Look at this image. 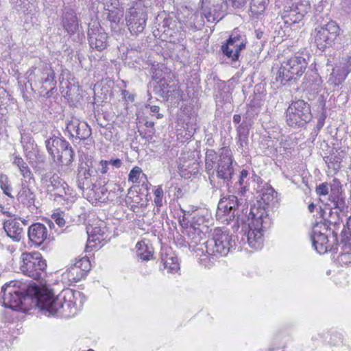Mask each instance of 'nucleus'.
<instances>
[{
    "mask_svg": "<svg viewBox=\"0 0 351 351\" xmlns=\"http://www.w3.org/2000/svg\"><path fill=\"white\" fill-rule=\"evenodd\" d=\"M98 3L103 5V9L106 11L117 8L119 6V0H97Z\"/></svg>",
    "mask_w": 351,
    "mask_h": 351,
    "instance_id": "47",
    "label": "nucleus"
},
{
    "mask_svg": "<svg viewBox=\"0 0 351 351\" xmlns=\"http://www.w3.org/2000/svg\"><path fill=\"white\" fill-rule=\"evenodd\" d=\"M108 162L110 165H111L112 166L117 169L120 168L123 165L122 160L119 158H112L110 160H108Z\"/></svg>",
    "mask_w": 351,
    "mask_h": 351,
    "instance_id": "56",
    "label": "nucleus"
},
{
    "mask_svg": "<svg viewBox=\"0 0 351 351\" xmlns=\"http://www.w3.org/2000/svg\"><path fill=\"white\" fill-rule=\"evenodd\" d=\"M346 213H341L337 212L336 210H330L327 218L324 219L325 224L328 227L329 226H332V238H334V241H337V230H339L341 227L343 228H346L343 223V218L346 217Z\"/></svg>",
    "mask_w": 351,
    "mask_h": 351,
    "instance_id": "22",
    "label": "nucleus"
},
{
    "mask_svg": "<svg viewBox=\"0 0 351 351\" xmlns=\"http://www.w3.org/2000/svg\"><path fill=\"white\" fill-rule=\"evenodd\" d=\"M337 261L342 266L351 265V252H346L341 253L337 258Z\"/></svg>",
    "mask_w": 351,
    "mask_h": 351,
    "instance_id": "48",
    "label": "nucleus"
},
{
    "mask_svg": "<svg viewBox=\"0 0 351 351\" xmlns=\"http://www.w3.org/2000/svg\"><path fill=\"white\" fill-rule=\"evenodd\" d=\"M40 182L48 194H53L60 197L66 195L67 184L58 173L53 171H48L46 174L43 175L40 178Z\"/></svg>",
    "mask_w": 351,
    "mask_h": 351,
    "instance_id": "13",
    "label": "nucleus"
},
{
    "mask_svg": "<svg viewBox=\"0 0 351 351\" xmlns=\"http://www.w3.org/2000/svg\"><path fill=\"white\" fill-rule=\"evenodd\" d=\"M160 260L163 269H166L168 273H174L180 269L178 257L170 247L161 250Z\"/></svg>",
    "mask_w": 351,
    "mask_h": 351,
    "instance_id": "20",
    "label": "nucleus"
},
{
    "mask_svg": "<svg viewBox=\"0 0 351 351\" xmlns=\"http://www.w3.org/2000/svg\"><path fill=\"white\" fill-rule=\"evenodd\" d=\"M154 203L155 205L157 207L158 211H159V209L160 207H162L163 203H162V199H163V189L161 186L157 187L156 189L154 191Z\"/></svg>",
    "mask_w": 351,
    "mask_h": 351,
    "instance_id": "46",
    "label": "nucleus"
},
{
    "mask_svg": "<svg viewBox=\"0 0 351 351\" xmlns=\"http://www.w3.org/2000/svg\"><path fill=\"white\" fill-rule=\"evenodd\" d=\"M232 150L228 147H221L219 153L208 149L205 157V169L209 176L210 183L215 186L214 177L221 180L227 186L232 184L234 174Z\"/></svg>",
    "mask_w": 351,
    "mask_h": 351,
    "instance_id": "2",
    "label": "nucleus"
},
{
    "mask_svg": "<svg viewBox=\"0 0 351 351\" xmlns=\"http://www.w3.org/2000/svg\"><path fill=\"white\" fill-rule=\"evenodd\" d=\"M221 51L224 56L228 59L231 60L232 62L238 61L239 59L234 58V53L236 51V46L232 43H230L229 40H226V43L221 46Z\"/></svg>",
    "mask_w": 351,
    "mask_h": 351,
    "instance_id": "39",
    "label": "nucleus"
},
{
    "mask_svg": "<svg viewBox=\"0 0 351 351\" xmlns=\"http://www.w3.org/2000/svg\"><path fill=\"white\" fill-rule=\"evenodd\" d=\"M202 3L204 4H208L213 6L214 8H218L219 5H221V4L224 2V0H202ZM217 8H215L214 10L215 11Z\"/></svg>",
    "mask_w": 351,
    "mask_h": 351,
    "instance_id": "55",
    "label": "nucleus"
},
{
    "mask_svg": "<svg viewBox=\"0 0 351 351\" xmlns=\"http://www.w3.org/2000/svg\"><path fill=\"white\" fill-rule=\"evenodd\" d=\"M248 191L247 185H234L233 186V192L237 193L238 195H240L241 197L243 199L242 197H244Z\"/></svg>",
    "mask_w": 351,
    "mask_h": 351,
    "instance_id": "51",
    "label": "nucleus"
},
{
    "mask_svg": "<svg viewBox=\"0 0 351 351\" xmlns=\"http://www.w3.org/2000/svg\"><path fill=\"white\" fill-rule=\"evenodd\" d=\"M27 157L29 160V163L32 165V167L34 169L36 173H38L40 178L48 171H46V169H45L44 164L45 160L44 158L40 156H36V160L33 161L32 157L29 156V154H27Z\"/></svg>",
    "mask_w": 351,
    "mask_h": 351,
    "instance_id": "35",
    "label": "nucleus"
},
{
    "mask_svg": "<svg viewBox=\"0 0 351 351\" xmlns=\"http://www.w3.org/2000/svg\"><path fill=\"white\" fill-rule=\"evenodd\" d=\"M0 188L3 191L5 195L12 199L14 198V196L12 195V188L10 183L9 178L5 174L0 175Z\"/></svg>",
    "mask_w": 351,
    "mask_h": 351,
    "instance_id": "40",
    "label": "nucleus"
},
{
    "mask_svg": "<svg viewBox=\"0 0 351 351\" xmlns=\"http://www.w3.org/2000/svg\"><path fill=\"white\" fill-rule=\"evenodd\" d=\"M3 229L13 241H20L24 236V230L17 219H10L3 222Z\"/></svg>",
    "mask_w": 351,
    "mask_h": 351,
    "instance_id": "21",
    "label": "nucleus"
},
{
    "mask_svg": "<svg viewBox=\"0 0 351 351\" xmlns=\"http://www.w3.org/2000/svg\"><path fill=\"white\" fill-rule=\"evenodd\" d=\"M312 77V81L315 82V84L317 86L319 85L320 83H322V80L319 77V75L317 73H313V74L311 75Z\"/></svg>",
    "mask_w": 351,
    "mask_h": 351,
    "instance_id": "60",
    "label": "nucleus"
},
{
    "mask_svg": "<svg viewBox=\"0 0 351 351\" xmlns=\"http://www.w3.org/2000/svg\"><path fill=\"white\" fill-rule=\"evenodd\" d=\"M233 5L236 7H242L246 3V0H232Z\"/></svg>",
    "mask_w": 351,
    "mask_h": 351,
    "instance_id": "61",
    "label": "nucleus"
},
{
    "mask_svg": "<svg viewBox=\"0 0 351 351\" xmlns=\"http://www.w3.org/2000/svg\"><path fill=\"white\" fill-rule=\"evenodd\" d=\"M326 119V111L324 110V109H322V112L319 114V116L317 117V122L316 126L313 129L314 133H315L316 134H318L319 131L324 125Z\"/></svg>",
    "mask_w": 351,
    "mask_h": 351,
    "instance_id": "49",
    "label": "nucleus"
},
{
    "mask_svg": "<svg viewBox=\"0 0 351 351\" xmlns=\"http://www.w3.org/2000/svg\"><path fill=\"white\" fill-rule=\"evenodd\" d=\"M122 95L123 98L128 101L133 102L134 101V95L133 94L130 93L126 90H122Z\"/></svg>",
    "mask_w": 351,
    "mask_h": 351,
    "instance_id": "57",
    "label": "nucleus"
},
{
    "mask_svg": "<svg viewBox=\"0 0 351 351\" xmlns=\"http://www.w3.org/2000/svg\"><path fill=\"white\" fill-rule=\"evenodd\" d=\"M90 269V263L86 258H82L69 266L65 274L70 282L75 283L84 278Z\"/></svg>",
    "mask_w": 351,
    "mask_h": 351,
    "instance_id": "16",
    "label": "nucleus"
},
{
    "mask_svg": "<svg viewBox=\"0 0 351 351\" xmlns=\"http://www.w3.org/2000/svg\"><path fill=\"white\" fill-rule=\"evenodd\" d=\"M74 155V151L70 145L62 154L56 157L55 162H58L62 165L69 166L73 162Z\"/></svg>",
    "mask_w": 351,
    "mask_h": 351,
    "instance_id": "34",
    "label": "nucleus"
},
{
    "mask_svg": "<svg viewBox=\"0 0 351 351\" xmlns=\"http://www.w3.org/2000/svg\"><path fill=\"white\" fill-rule=\"evenodd\" d=\"M17 200L27 207L32 212L37 208L35 205V194L27 184H22L21 189L16 195Z\"/></svg>",
    "mask_w": 351,
    "mask_h": 351,
    "instance_id": "24",
    "label": "nucleus"
},
{
    "mask_svg": "<svg viewBox=\"0 0 351 351\" xmlns=\"http://www.w3.org/2000/svg\"><path fill=\"white\" fill-rule=\"evenodd\" d=\"M141 176H145V175L143 173L141 168L138 166H135L129 173L128 181L134 184L139 183L140 177Z\"/></svg>",
    "mask_w": 351,
    "mask_h": 351,
    "instance_id": "41",
    "label": "nucleus"
},
{
    "mask_svg": "<svg viewBox=\"0 0 351 351\" xmlns=\"http://www.w3.org/2000/svg\"><path fill=\"white\" fill-rule=\"evenodd\" d=\"M62 145H65V139L56 136H53L45 141L46 148L53 161H56V157L58 156V148Z\"/></svg>",
    "mask_w": 351,
    "mask_h": 351,
    "instance_id": "26",
    "label": "nucleus"
},
{
    "mask_svg": "<svg viewBox=\"0 0 351 351\" xmlns=\"http://www.w3.org/2000/svg\"><path fill=\"white\" fill-rule=\"evenodd\" d=\"M13 8L19 11L29 13L32 12L34 7L33 2L34 0H9Z\"/></svg>",
    "mask_w": 351,
    "mask_h": 351,
    "instance_id": "36",
    "label": "nucleus"
},
{
    "mask_svg": "<svg viewBox=\"0 0 351 351\" xmlns=\"http://www.w3.org/2000/svg\"><path fill=\"white\" fill-rule=\"evenodd\" d=\"M311 119V106L302 99L293 101L286 110V122L292 128L303 127Z\"/></svg>",
    "mask_w": 351,
    "mask_h": 351,
    "instance_id": "8",
    "label": "nucleus"
},
{
    "mask_svg": "<svg viewBox=\"0 0 351 351\" xmlns=\"http://www.w3.org/2000/svg\"><path fill=\"white\" fill-rule=\"evenodd\" d=\"M249 176L248 171L245 169H243L239 175V178L237 182H235L234 185H247V182L245 180Z\"/></svg>",
    "mask_w": 351,
    "mask_h": 351,
    "instance_id": "52",
    "label": "nucleus"
},
{
    "mask_svg": "<svg viewBox=\"0 0 351 351\" xmlns=\"http://www.w3.org/2000/svg\"><path fill=\"white\" fill-rule=\"evenodd\" d=\"M343 159V155L337 151L332 152L329 156L326 157L325 161L329 169L339 170L341 168V162Z\"/></svg>",
    "mask_w": 351,
    "mask_h": 351,
    "instance_id": "33",
    "label": "nucleus"
},
{
    "mask_svg": "<svg viewBox=\"0 0 351 351\" xmlns=\"http://www.w3.org/2000/svg\"><path fill=\"white\" fill-rule=\"evenodd\" d=\"M87 34L92 49L101 51L106 48L108 35L98 23L95 21L88 23Z\"/></svg>",
    "mask_w": 351,
    "mask_h": 351,
    "instance_id": "14",
    "label": "nucleus"
},
{
    "mask_svg": "<svg viewBox=\"0 0 351 351\" xmlns=\"http://www.w3.org/2000/svg\"><path fill=\"white\" fill-rule=\"evenodd\" d=\"M148 106L149 107L151 112H152L153 113H156L157 114V118L158 119H160V118H162L163 117V115L162 114L159 113V110H160L159 106H150V105H148ZM146 107H147V106Z\"/></svg>",
    "mask_w": 351,
    "mask_h": 351,
    "instance_id": "58",
    "label": "nucleus"
},
{
    "mask_svg": "<svg viewBox=\"0 0 351 351\" xmlns=\"http://www.w3.org/2000/svg\"><path fill=\"white\" fill-rule=\"evenodd\" d=\"M209 214L207 210H201L194 213L189 225L193 226L199 227V228L207 232L208 226V223Z\"/></svg>",
    "mask_w": 351,
    "mask_h": 351,
    "instance_id": "27",
    "label": "nucleus"
},
{
    "mask_svg": "<svg viewBox=\"0 0 351 351\" xmlns=\"http://www.w3.org/2000/svg\"><path fill=\"white\" fill-rule=\"evenodd\" d=\"M205 17L206 18L208 22L213 23L215 22L217 17L215 16V14H213L210 12L204 14Z\"/></svg>",
    "mask_w": 351,
    "mask_h": 351,
    "instance_id": "59",
    "label": "nucleus"
},
{
    "mask_svg": "<svg viewBox=\"0 0 351 351\" xmlns=\"http://www.w3.org/2000/svg\"><path fill=\"white\" fill-rule=\"evenodd\" d=\"M329 200L332 204L330 210L346 213L348 212V205L346 204V197L339 189H331Z\"/></svg>",
    "mask_w": 351,
    "mask_h": 351,
    "instance_id": "23",
    "label": "nucleus"
},
{
    "mask_svg": "<svg viewBox=\"0 0 351 351\" xmlns=\"http://www.w3.org/2000/svg\"><path fill=\"white\" fill-rule=\"evenodd\" d=\"M52 219L54 221V222L59 226V227H63L65 224V220L64 218L61 216L60 213H54L51 216Z\"/></svg>",
    "mask_w": 351,
    "mask_h": 351,
    "instance_id": "53",
    "label": "nucleus"
},
{
    "mask_svg": "<svg viewBox=\"0 0 351 351\" xmlns=\"http://www.w3.org/2000/svg\"><path fill=\"white\" fill-rule=\"evenodd\" d=\"M45 222H46V224H45V225L47 227V229L49 228V230L51 231L52 230H53L55 228V224L52 220L47 219V220H46Z\"/></svg>",
    "mask_w": 351,
    "mask_h": 351,
    "instance_id": "64",
    "label": "nucleus"
},
{
    "mask_svg": "<svg viewBox=\"0 0 351 351\" xmlns=\"http://www.w3.org/2000/svg\"><path fill=\"white\" fill-rule=\"evenodd\" d=\"M47 267L46 261L39 252H23L21 256V271L34 280H43Z\"/></svg>",
    "mask_w": 351,
    "mask_h": 351,
    "instance_id": "7",
    "label": "nucleus"
},
{
    "mask_svg": "<svg viewBox=\"0 0 351 351\" xmlns=\"http://www.w3.org/2000/svg\"><path fill=\"white\" fill-rule=\"evenodd\" d=\"M251 127L239 124L237 128L239 146L241 149L247 148L248 145V136Z\"/></svg>",
    "mask_w": 351,
    "mask_h": 351,
    "instance_id": "30",
    "label": "nucleus"
},
{
    "mask_svg": "<svg viewBox=\"0 0 351 351\" xmlns=\"http://www.w3.org/2000/svg\"><path fill=\"white\" fill-rule=\"evenodd\" d=\"M88 164L86 162L84 165H81L78 167L77 181L80 188H84L85 184H88L89 179L94 173V171L88 168Z\"/></svg>",
    "mask_w": 351,
    "mask_h": 351,
    "instance_id": "29",
    "label": "nucleus"
},
{
    "mask_svg": "<svg viewBox=\"0 0 351 351\" xmlns=\"http://www.w3.org/2000/svg\"><path fill=\"white\" fill-rule=\"evenodd\" d=\"M237 237L221 228H215L212 238L206 242V251L208 255L226 256L236 244Z\"/></svg>",
    "mask_w": 351,
    "mask_h": 351,
    "instance_id": "5",
    "label": "nucleus"
},
{
    "mask_svg": "<svg viewBox=\"0 0 351 351\" xmlns=\"http://www.w3.org/2000/svg\"><path fill=\"white\" fill-rule=\"evenodd\" d=\"M269 0H252L250 3V11L253 16L258 17L265 10Z\"/></svg>",
    "mask_w": 351,
    "mask_h": 351,
    "instance_id": "37",
    "label": "nucleus"
},
{
    "mask_svg": "<svg viewBox=\"0 0 351 351\" xmlns=\"http://www.w3.org/2000/svg\"><path fill=\"white\" fill-rule=\"evenodd\" d=\"M255 115L256 112L254 108L250 107L243 116V119L241 124L252 128V125L254 124V119Z\"/></svg>",
    "mask_w": 351,
    "mask_h": 351,
    "instance_id": "44",
    "label": "nucleus"
},
{
    "mask_svg": "<svg viewBox=\"0 0 351 351\" xmlns=\"http://www.w3.org/2000/svg\"><path fill=\"white\" fill-rule=\"evenodd\" d=\"M61 25L64 30L70 35H73L79 27V20L75 10L69 7L62 10Z\"/></svg>",
    "mask_w": 351,
    "mask_h": 351,
    "instance_id": "19",
    "label": "nucleus"
},
{
    "mask_svg": "<svg viewBox=\"0 0 351 351\" xmlns=\"http://www.w3.org/2000/svg\"><path fill=\"white\" fill-rule=\"evenodd\" d=\"M328 226L325 223H317L313 228L311 234L312 244L315 250L320 254H324L328 251H333L336 249L337 242L330 243L326 232Z\"/></svg>",
    "mask_w": 351,
    "mask_h": 351,
    "instance_id": "12",
    "label": "nucleus"
},
{
    "mask_svg": "<svg viewBox=\"0 0 351 351\" xmlns=\"http://www.w3.org/2000/svg\"><path fill=\"white\" fill-rule=\"evenodd\" d=\"M147 8L141 3L130 8L126 12L125 21L132 34L138 35L143 32L147 21Z\"/></svg>",
    "mask_w": 351,
    "mask_h": 351,
    "instance_id": "11",
    "label": "nucleus"
},
{
    "mask_svg": "<svg viewBox=\"0 0 351 351\" xmlns=\"http://www.w3.org/2000/svg\"><path fill=\"white\" fill-rule=\"evenodd\" d=\"M276 194L274 188L271 186L266 184V186L261 191V202L262 205L269 207V205L273 202L275 195Z\"/></svg>",
    "mask_w": 351,
    "mask_h": 351,
    "instance_id": "32",
    "label": "nucleus"
},
{
    "mask_svg": "<svg viewBox=\"0 0 351 351\" xmlns=\"http://www.w3.org/2000/svg\"><path fill=\"white\" fill-rule=\"evenodd\" d=\"M107 11L108 14L106 19L110 22L117 24L123 15V12L119 8V7Z\"/></svg>",
    "mask_w": 351,
    "mask_h": 351,
    "instance_id": "42",
    "label": "nucleus"
},
{
    "mask_svg": "<svg viewBox=\"0 0 351 351\" xmlns=\"http://www.w3.org/2000/svg\"><path fill=\"white\" fill-rule=\"evenodd\" d=\"M228 40L230 43H232L236 46V51L234 53V58L239 59L240 53L246 47L247 40L244 35L241 34L239 31L234 29L229 36Z\"/></svg>",
    "mask_w": 351,
    "mask_h": 351,
    "instance_id": "25",
    "label": "nucleus"
},
{
    "mask_svg": "<svg viewBox=\"0 0 351 351\" xmlns=\"http://www.w3.org/2000/svg\"><path fill=\"white\" fill-rule=\"evenodd\" d=\"M351 72V57L342 58L339 66L333 69L328 79V82L335 86L341 84L348 75Z\"/></svg>",
    "mask_w": 351,
    "mask_h": 351,
    "instance_id": "18",
    "label": "nucleus"
},
{
    "mask_svg": "<svg viewBox=\"0 0 351 351\" xmlns=\"http://www.w3.org/2000/svg\"><path fill=\"white\" fill-rule=\"evenodd\" d=\"M12 163L19 169L21 176L25 179H28V182L31 180H34L33 173H32L29 167L20 156H14L13 157Z\"/></svg>",
    "mask_w": 351,
    "mask_h": 351,
    "instance_id": "28",
    "label": "nucleus"
},
{
    "mask_svg": "<svg viewBox=\"0 0 351 351\" xmlns=\"http://www.w3.org/2000/svg\"><path fill=\"white\" fill-rule=\"evenodd\" d=\"M268 208L262 205L261 201L251 206L247 215L248 208L245 206L244 216L247 223V241L250 247L259 250L263 244V230L269 227L271 220L268 216Z\"/></svg>",
    "mask_w": 351,
    "mask_h": 351,
    "instance_id": "3",
    "label": "nucleus"
},
{
    "mask_svg": "<svg viewBox=\"0 0 351 351\" xmlns=\"http://www.w3.org/2000/svg\"><path fill=\"white\" fill-rule=\"evenodd\" d=\"M185 231L191 242L195 244H197L201 241L206 232L199 227L193 226L191 225H187Z\"/></svg>",
    "mask_w": 351,
    "mask_h": 351,
    "instance_id": "31",
    "label": "nucleus"
},
{
    "mask_svg": "<svg viewBox=\"0 0 351 351\" xmlns=\"http://www.w3.org/2000/svg\"><path fill=\"white\" fill-rule=\"evenodd\" d=\"M99 192H100V193H101V195H102V196H100V197H99V198H100V199H101V198H103L104 199H109V197H108V196H107V197H104V196H105V195H106V193L108 192L107 189H106V188H105V186H103L102 187H100V188L99 189Z\"/></svg>",
    "mask_w": 351,
    "mask_h": 351,
    "instance_id": "62",
    "label": "nucleus"
},
{
    "mask_svg": "<svg viewBox=\"0 0 351 351\" xmlns=\"http://www.w3.org/2000/svg\"><path fill=\"white\" fill-rule=\"evenodd\" d=\"M27 234L30 242L36 246L51 240V232L47 227L41 223H34L28 228Z\"/></svg>",
    "mask_w": 351,
    "mask_h": 351,
    "instance_id": "17",
    "label": "nucleus"
},
{
    "mask_svg": "<svg viewBox=\"0 0 351 351\" xmlns=\"http://www.w3.org/2000/svg\"><path fill=\"white\" fill-rule=\"evenodd\" d=\"M99 164L100 167L99 171L101 172V174H106L109 169L108 166L110 165V164L108 162V160H101L99 162Z\"/></svg>",
    "mask_w": 351,
    "mask_h": 351,
    "instance_id": "54",
    "label": "nucleus"
},
{
    "mask_svg": "<svg viewBox=\"0 0 351 351\" xmlns=\"http://www.w3.org/2000/svg\"><path fill=\"white\" fill-rule=\"evenodd\" d=\"M346 228L341 232V242L346 246L351 245V215L347 219Z\"/></svg>",
    "mask_w": 351,
    "mask_h": 351,
    "instance_id": "38",
    "label": "nucleus"
},
{
    "mask_svg": "<svg viewBox=\"0 0 351 351\" xmlns=\"http://www.w3.org/2000/svg\"><path fill=\"white\" fill-rule=\"evenodd\" d=\"M40 284L38 286L32 282L24 289H19L12 281L4 285L1 287L3 305L12 309L25 310L33 304L49 316L56 315L60 309L64 317H70L76 314L77 306L73 300L77 295H81L80 292L66 289L55 298L51 290L43 285L42 280Z\"/></svg>",
    "mask_w": 351,
    "mask_h": 351,
    "instance_id": "1",
    "label": "nucleus"
},
{
    "mask_svg": "<svg viewBox=\"0 0 351 351\" xmlns=\"http://www.w3.org/2000/svg\"><path fill=\"white\" fill-rule=\"evenodd\" d=\"M115 193H117V196H121L122 193L123 192V189L119 184H115V187L114 189Z\"/></svg>",
    "mask_w": 351,
    "mask_h": 351,
    "instance_id": "63",
    "label": "nucleus"
},
{
    "mask_svg": "<svg viewBox=\"0 0 351 351\" xmlns=\"http://www.w3.org/2000/svg\"><path fill=\"white\" fill-rule=\"evenodd\" d=\"M285 23L287 25H291L293 23H296L301 21L303 15L300 13L295 14V11L291 10L287 16H285Z\"/></svg>",
    "mask_w": 351,
    "mask_h": 351,
    "instance_id": "45",
    "label": "nucleus"
},
{
    "mask_svg": "<svg viewBox=\"0 0 351 351\" xmlns=\"http://www.w3.org/2000/svg\"><path fill=\"white\" fill-rule=\"evenodd\" d=\"M245 199L236 195L223 197L218 203L217 219L222 223L233 222V227L239 228L241 224H245Z\"/></svg>",
    "mask_w": 351,
    "mask_h": 351,
    "instance_id": "4",
    "label": "nucleus"
},
{
    "mask_svg": "<svg viewBox=\"0 0 351 351\" xmlns=\"http://www.w3.org/2000/svg\"><path fill=\"white\" fill-rule=\"evenodd\" d=\"M340 28L335 21H330L324 25L316 27L313 35L319 50L324 51L331 47L339 35Z\"/></svg>",
    "mask_w": 351,
    "mask_h": 351,
    "instance_id": "9",
    "label": "nucleus"
},
{
    "mask_svg": "<svg viewBox=\"0 0 351 351\" xmlns=\"http://www.w3.org/2000/svg\"><path fill=\"white\" fill-rule=\"evenodd\" d=\"M29 81L34 83V86L41 89V93L46 92L45 95L50 97V92L56 86L55 73L51 66L44 64L42 67L35 68L29 75Z\"/></svg>",
    "mask_w": 351,
    "mask_h": 351,
    "instance_id": "10",
    "label": "nucleus"
},
{
    "mask_svg": "<svg viewBox=\"0 0 351 351\" xmlns=\"http://www.w3.org/2000/svg\"><path fill=\"white\" fill-rule=\"evenodd\" d=\"M315 191L319 196H325L328 194L329 184L327 182H323L316 186Z\"/></svg>",
    "mask_w": 351,
    "mask_h": 351,
    "instance_id": "50",
    "label": "nucleus"
},
{
    "mask_svg": "<svg viewBox=\"0 0 351 351\" xmlns=\"http://www.w3.org/2000/svg\"><path fill=\"white\" fill-rule=\"evenodd\" d=\"M307 65L308 62L303 56L291 57L281 64L276 77V82L285 85L289 82L295 81L304 73Z\"/></svg>",
    "mask_w": 351,
    "mask_h": 351,
    "instance_id": "6",
    "label": "nucleus"
},
{
    "mask_svg": "<svg viewBox=\"0 0 351 351\" xmlns=\"http://www.w3.org/2000/svg\"><path fill=\"white\" fill-rule=\"evenodd\" d=\"M65 123L70 138L84 141L91 135V129L88 123L76 117H73L70 120H66Z\"/></svg>",
    "mask_w": 351,
    "mask_h": 351,
    "instance_id": "15",
    "label": "nucleus"
},
{
    "mask_svg": "<svg viewBox=\"0 0 351 351\" xmlns=\"http://www.w3.org/2000/svg\"><path fill=\"white\" fill-rule=\"evenodd\" d=\"M137 245H139L137 250V256L143 261H149L152 257L153 254L152 251L149 250L147 245L142 246L141 243H138Z\"/></svg>",
    "mask_w": 351,
    "mask_h": 351,
    "instance_id": "43",
    "label": "nucleus"
}]
</instances>
